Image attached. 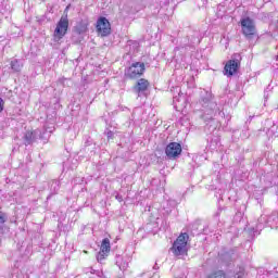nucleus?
<instances>
[{
    "label": "nucleus",
    "mask_w": 278,
    "mask_h": 278,
    "mask_svg": "<svg viewBox=\"0 0 278 278\" xmlns=\"http://www.w3.org/2000/svg\"><path fill=\"white\" fill-rule=\"evenodd\" d=\"M241 30L247 40H253L257 38V28L255 26V21L251 17H245L241 20Z\"/></svg>",
    "instance_id": "obj_1"
},
{
    "label": "nucleus",
    "mask_w": 278,
    "mask_h": 278,
    "mask_svg": "<svg viewBox=\"0 0 278 278\" xmlns=\"http://www.w3.org/2000/svg\"><path fill=\"white\" fill-rule=\"evenodd\" d=\"M146 66L142 62H135L125 70V77L128 79H138L144 75Z\"/></svg>",
    "instance_id": "obj_2"
},
{
    "label": "nucleus",
    "mask_w": 278,
    "mask_h": 278,
    "mask_svg": "<svg viewBox=\"0 0 278 278\" xmlns=\"http://www.w3.org/2000/svg\"><path fill=\"white\" fill-rule=\"evenodd\" d=\"M190 237L188 236V233H181L176 241L173 244L172 251L174 253V255H184V253H186L187 249L186 247H188V239Z\"/></svg>",
    "instance_id": "obj_3"
},
{
    "label": "nucleus",
    "mask_w": 278,
    "mask_h": 278,
    "mask_svg": "<svg viewBox=\"0 0 278 278\" xmlns=\"http://www.w3.org/2000/svg\"><path fill=\"white\" fill-rule=\"evenodd\" d=\"M68 31V17L62 16L56 24V28L54 29V40L55 42H60L63 37L66 36V33Z\"/></svg>",
    "instance_id": "obj_4"
},
{
    "label": "nucleus",
    "mask_w": 278,
    "mask_h": 278,
    "mask_svg": "<svg viewBox=\"0 0 278 278\" xmlns=\"http://www.w3.org/2000/svg\"><path fill=\"white\" fill-rule=\"evenodd\" d=\"M97 31L102 37L110 36V31H112L110 21L105 17H100L97 22Z\"/></svg>",
    "instance_id": "obj_5"
},
{
    "label": "nucleus",
    "mask_w": 278,
    "mask_h": 278,
    "mask_svg": "<svg viewBox=\"0 0 278 278\" xmlns=\"http://www.w3.org/2000/svg\"><path fill=\"white\" fill-rule=\"evenodd\" d=\"M165 153L169 160H175L181 155V144L177 142H170L165 149Z\"/></svg>",
    "instance_id": "obj_6"
},
{
    "label": "nucleus",
    "mask_w": 278,
    "mask_h": 278,
    "mask_svg": "<svg viewBox=\"0 0 278 278\" xmlns=\"http://www.w3.org/2000/svg\"><path fill=\"white\" fill-rule=\"evenodd\" d=\"M240 66V62L238 60H230L226 63L224 67V75L231 77L238 73V68Z\"/></svg>",
    "instance_id": "obj_7"
},
{
    "label": "nucleus",
    "mask_w": 278,
    "mask_h": 278,
    "mask_svg": "<svg viewBox=\"0 0 278 278\" xmlns=\"http://www.w3.org/2000/svg\"><path fill=\"white\" fill-rule=\"evenodd\" d=\"M40 130L36 129L33 131H26V134L24 135V144L25 147H29V144H34V142H36V140H38V136H40Z\"/></svg>",
    "instance_id": "obj_8"
},
{
    "label": "nucleus",
    "mask_w": 278,
    "mask_h": 278,
    "mask_svg": "<svg viewBox=\"0 0 278 278\" xmlns=\"http://www.w3.org/2000/svg\"><path fill=\"white\" fill-rule=\"evenodd\" d=\"M149 89V80L141 78L137 81V84L134 86V92L137 94H142V92H147Z\"/></svg>",
    "instance_id": "obj_9"
},
{
    "label": "nucleus",
    "mask_w": 278,
    "mask_h": 278,
    "mask_svg": "<svg viewBox=\"0 0 278 278\" xmlns=\"http://www.w3.org/2000/svg\"><path fill=\"white\" fill-rule=\"evenodd\" d=\"M202 106L207 108L208 110H216V102H214L210 92H205L202 97Z\"/></svg>",
    "instance_id": "obj_10"
},
{
    "label": "nucleus",
    "mask_w": 278,
    "mask_h": 278,
    "mask_svg": "<svg viewBox=\"0 0 278 278\" xmlns=\"http://www.w3.org/2000/svg\"><path fill=\"white\" fill-rule=\"evenodd\" d=\"M173 102L175 108H186V96H184V93H178V96L174 97Z\"/></svg>",
    "instance_id": "obj_11"
},
{
    "label": "nucleus",
    "mask_w": 278,
    "mask_h": 278,
    "mask_svg": "<svg viewBox=\"0 0 278 278\" xmlns=\"http://www.w3.org/2000/svg\"><path fill=\"white\" fill-rule=\"evenodd\" d=\"M11 68L12 71H14V73H20L21 68H23V63L14 59L13 61H11Z\"/></svg>",
    "instance_id": "obj_12"
},
{
    "label": "nucleus",
    "mask_w": 278,
    "mask_h": 278,
    "mask_svg": "<svg viewBox=\"0 0 278 278\" xmlns=\"http://www.w3.org/2000/svg\"><path fill=\"white\" fill-rule=\"evenodd\" d=\"M110 249H111V247H110V239H108V238L103 239L102 243H101L100 251L102 253H106L108 254V253H110Z\"/></svg>",
    "instance_id": "obj_13"
},
{
    "label": "nucleus",
    "mask_w": 278,
    "mask_h": 278,
    "mask_svg": "<svg viewBox=\"0 0 278 278\" xmlns=\"http://www.w3.org/2000/svg\"><path fill=\"white\" fill-rule=\"evenodd\" d=\"M242 277H244V267H239L236 270L233 278H242Z\"/></svg>",
    "instance_id": "obj_14"
},
{
    "label": "nucleus",
    "mask_w": 278,
    "mask_h": 278,
    "mask_svg": "<svg viewBox=\"0 0 278 278\" xmlns=\"http://www.w3.org/2000/svg\"><path fill=\"white\" fill-rule=\"evenodd\" d=\"M207 278H227L225 276V273L223 271H216L215 274H212L211 276H208Z\"/></svg>",
    "instance_id": "obj_15"
},
{
    "label": "nucleus",
    "mask_w": 278,
    "mask_h": 278,
    "mask_svg": "<svg viewBox=\"0 0 278 278\" xmlns=\"http://www.w3.org/2000/svg\"><path fill=\"white\" fill-rule=\"evenodd\" d=\"M105 257H108V253L105 252H99L98 255H97V260L98 262H101L102 260H105Z\"/></svg>",
    "instance_id": "obj_16"
},
{
    "label": "nucleus",
    "mask_w": 278,
    "mask_h": 278,
    "mask_svg": "<svg viewBox=\"0 0 278 278\" xmlns=\"http://www.w3.org/2000/svg\"><path fill=\"white\" fill-rule=\"evenodd\" d=\"M4 105H5V101H3L2 98H0V114L3 112Z\"/></svg>",
    "instance_id": "obj_17"
},
{
    "label": "nucleus",
    "mask_w": 278,
    "mask_h": 278,
    "mask_svg": "<svg viewBox=\"0 0 278 278\" xmlns=\"http://www.w3.org/2000/svg\"><path fill=\"white\" fill-rule=\"evenodd\" d=\"M5 224V215H0V226Z\"/></svg>",
    "instance_id": "obj_18"
},
{
    "label": "nucleus",
    "mask_w": 278,
    "mask_h": 278,
    "mask_svg": "<svg viewBox=\"0 0 278 278\" xmlns=\"http://www.w3.org/2000/svg\"><path fill=\"white\" fill-rule=\"evenodd\" d=\"M84 31H86V27H83V28L79 30V34H84Z\"/></svg>",
    "instance_id": "obj_19"
},
{
    "label": "nucleus",
    "mask_w": 278,
    "mask_h": 278,
    "mask_svg": "<svg viewBox=\"0 0 278 278\" xmlns=\"http://www.w3.org/2000/svg\"><path fill=\"white\" fill-rule=\"evenodd\" d=\"M154 270H157L160 268V266H157V263H155V265L153 266Z\"/></svg>",
    "instance_id": "obj_20"
},
{
    "label": "nucleus",
    "mask_w": 278,
    "mask_h": 278,
    "mask_svg": "<svg viewBox=\"0 0 278 278\" xmlns=\"http://www.w3.org/2000/svg\"><path fill=\"white\" fill-rule=\"evenodd\" d=\"M98 277L102 278V277H105V276H103V271H101V273L98 274Z\"/></svg>",
    "instance_id": "obj_21"
},
{
    "label": "nucleus",
    "mask_w": 278,
    "mask_h": 278,
    "mask_svg": "<svg viewBox=\"0 0 278 278\" xmlns=\"http://www.w3.org/2000/svg\"><path fill=\"white\" fill-rule=\"evenodd\" d=\"M264 3H270V0H263Z\"/></svg>",
    "instance_id": "obj_22"
}]
</instances>
